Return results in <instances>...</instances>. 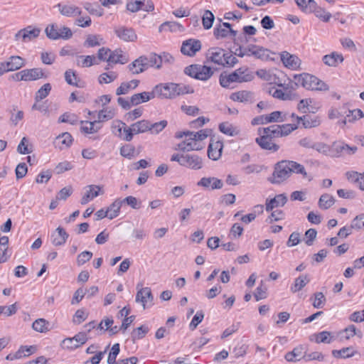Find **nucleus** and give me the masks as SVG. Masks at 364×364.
<instances>
[{
    "label": "nucleus",
    "instance_id": "28",
    "mask_svg": "<svg viewBox=\"0 0 364 364\" xmlns=\"http://www.w3.org/2000/svg\"><path fill=\"white\" fill-rule=\"evenodd\" d=\"M287 202V197L285 194H279L275 196L274 198L267 200L266 201V210L271 211L274 208L282 207Z\"/></svg>",
    "mask_w": 364,
    "mask_h": 364
},
{
    "label": "nucleus",
    "instance_id": "10",
    "mask_svg": "<svg viewBox=\"0 0 364 364\" xmlns=\"http://www.w3.org/2000/svg\"><path fill=\"white\" fill-rule=\"evenodd\" d=\"M201 46L200 41L190 38L183 42L181 51L183 55L192 57L201 49Z\"/></svg>",
    "mask_w": 364,
    "mask_h": 364
},
{
    "label": "nucleus",
    "instance_id": "7",
    "mask_svg": "<svg viewBox=\"0 0 364 364\" xmlns=\"http://www.w3.org/2000/svg\"><path fill=\"white\" fill-rule=\"evenodd\" d=\"M175 83H160L154 87L156 97L161 99L176 98Z\"/></svg>",
    "mask_w": 364,
    "mask_h": 364
},
{
    "label": "nucleus",
    "instance_id": "20",
    "mask_svg": "<svg viewBox=\"0 0 364 364\" xmlns=\"http://www.w3.org/2000/svg\"><path fill=\"white\" fill-rule=\"evenodd\" d=\"M306 350V347L304 345H299L291 351L287 353L284 355V358L288 362H296L301 360H304Z\"/></svg>",
    "mask_w": 364,
    "mask_h": 364
},
{
    "label": "nucleus",
    "instance_id": "31",
    "mask_svg": "<svg viewBox=\"0 0 364 364\" xmlns=\"http://www.w3.org/2000/svg\"><path fill=\"white\" fill-rule=\"evenodd\" d=\"M344 58L342 54L336 52H332L331 54L325 55L323 58V63L331 67H336L338 63H343Z\"/></svg>",
    "mask_w": 364,
    "mask_h": 364
},
{
    "label": "nucleus",
    "instance_id": "44",
    "mask_svg": "<svg viewBox=\"0 0 364 364\" xmlns=\"http://www.w3.org/2000/svg\"><path fill=\"white\" fill-rule=\"evenodd\" d=\"M145 58H146L147 69L150 67L159 69L161 67V58L159 55L151 53L149 55H145Z\"/></svg>",
    "mask_w": 364,
    "mask_h": 364
},
{
    "label": "nucleus",
    "instance_id": "57",
    "mask_svg": "<svg viewBox=\"0 0 364 364\" xmlns=\"http://www.w3.org/2000/svg\"><path fill=\"white\" fill-rule=\"evenodd\" d=\"M288 164H289V166L291 168V173H300L304 177H306L307 173H306L305 168L303 165H301L296 161H289V160Z\"/></svg>",
    "mask_w": 364,
    "mask_h": 364
},
{
    "label": "nucleus",
    "instance_id": "56",
    "mask_svg": "<svg viewBox=\"0 0 364 364\" xmlns=\"http://www.w3.org/2000/svg\"><path fill=\"white\" fill-rule=\"evenodd\" d=\"M149 329L146 326H141L132 332V338L133 341L143 338L149 332Z\"/></svg>",
    "mask_w": 364,
    "mask_h": 364
},
{
    "label": "nucleus",
    "instance_id": "2",
    "mask_svg": "<svg viewBox=\"0 0 364 364\" xmlns=\"http://www.w3.org/2000/svg\"><path fill=\"white\" fill-rule=\"evenodd\" d=\"M294 82L290 81L285 87L282 84L278 85L279 87H283L284 90L291 89L295 90L299 86H301L306 90H314L315 85L316 76L309 73H301L299 75H294Z\"/></svg>",
    "mask_w": 364,
    "mask_h": 364
},
{
    "label": "nucleus",
    "instance_id": "26",
    "mask_svg": "<svg viewBox=\"0 0 364 364\" xmlns=\"http://www.w3.org/2000/svg\"><path fill=\"white\" fill-rule=\"evenodd\" d=\"M145 55H141L128 65L129 70L134 75L139 74L147 70Z\"/></svg>",
    "mask_w": 364,
    "mask_h": 364
},
{
    "label": "nucleus",
    "instance_id": "29",
    "mask_svg": "<svg viewBox=\"0 0 364 364\" xmlns=\"http://www.w3.org/2000/svg\"><path fill=\"white\" fill-rule=\"evenodd\" d=\"M156 97L154 89L151 92H143L134 94L131 97V104L136 106L141 103L146 102L151 99Z\"/></svg>",
    "mask_w": 364,
    "mask_h": 364
},
{
    "label": "nucleus",
    "instance_id": "32",
    "mask_svg": "<svg viewBox=\"0 0 364 364\" xmlns=\"http://www.w3.org/2000/svg\"><path fill=\"white\" fill-rule=\"evenodd\" d=\"M87 190L86 193L82 197L80 203L82 205L87 204L90 200L99 196V191L100 190V187L95 185H90L86 186Z\"/></svg>",
    "mask_w": 364,
    "mask_h": 364
},
{
    "label": "nucleus",
    "instance_id": "43",
    "mask_svg": "<svg viewBox=\"0 0 364 364\" xmlns=\"http://www.w3.org/2000/svg\"><path fill=\"white\" fill-rule=\"evenodd\" d=\"M81 124H89V126L82 125L80 127L81 132L85 134H93L96 133L100 128V126H97V124H100L98 120H95L94 122H88V121H81Z\"/></svg>",
    "mask_w": 364,
    "mask_h": 364
},
{
    "label": "nucleus",
    "instance_id": "45",
    "mask_svg": "<svg viewBox=\"0 0 364 364\" xmlns=\"http://www.w3.org/2000/svg\"><path fill=\"white\" fill-rule=\"evenodd\" d=\"M34 331L39 333H46L50 330L49 322L44 318H38L32 324Z\"/></svg>",
    "mask_w": 364,
    "mask_h": 364
},
{
    "label": "nucleus",
    "instance_id": "36",
    "mask_svg": "<svg viewBox=\"0 0 364 364\" xmlns=\"http://www.w3.org/2000/svg\"><path fill=\"white\" fill-rule=\"evenodd\" d=\"M6 64L9 71H14L23 68L26 64V60L21 56L13 55L9 58Z\"/></svg>",
    "mask_w": 364,
    "mask_h": 364
},
{
    "label": "nucleus",
    "instance_id": "46",
    "mask_svg": "<svg viewBox=\"0 0 364 364\" xmlns=\"http://www.w3.org/2000/svg\"><path fill=\"white\" fill-rule=\"evenodd\" d=\"M213 34L215 38L220 39L226 38L228 36V35H230L232 37H235L237 35V31L235 30H228L221 26H216L214 28Z\"/></svg>",
    "mask_w": 364,
    "mask_h": 364
},
{
    "label": "nucleus",
    "instance_id": "35",
    "mask_svg": "<svg viewBox=\"0 0 364 364\" xmlns=\"http://www.w3.org/2000/svg\"><path fill=\"white\" fill-rule=\"evenodd\" d=\"M332 355L336 358H349L358 353L352 346L343 348L341 350H333Z\"/></svg>",
    "mask_w": 364,
    "mask_h": 364
},
{
    "label": "nucleus",
    "instance_id": "21",
    "mask_svg": "<svg viewBox=\"0 0 364 364\" xmlns=\"http://www.w3.org/2000/svg\"><path fill=\"white\" fill-rule=\"evenodd\" d=\"M225 50L220 48H210L208 50L207 58L211 62L223 65L224 63V57Z\"/></svg>",
    "mask_w": 364,
    "mask_h": 364
},
{
    "label": "nucleus",
    "instance_id": "34",
    "mask_svg": "<svg viewBox=\"0 0 364 364\" xmlns=\"http://www.w3.org/2000/svg\"><path fill=\"white\" fill-rule=\"evenodd\" d=\"M235 71L238 75L239 83L252 81L255 77L253 72L247 66L241 67Z\"/></svg>",
    "mask_w": 364,
    "mask_h": 364
},
{
    "label": "nucleus",
    "instance_id": "30",
    "mask_svg": "<svg viewBox=\"0 0 364 364\" xmlns=\"http://www.w3.org/2000/svg\"><path fill=\"white\" fill-rule=\"evenodd\" d=\"M128 62V58L123 54L120 49H116L114 51L111 50L110 54L108 55L107 63L108 65L112 64H125Z\"/></svg>",
    "mask_w": 364,
    "mask_h": 364
},
{
    "label": "nucleus",
    "instance_id": "22",
    "mask_svg": "<svg viewBox=\"0 0 364 364\" xmlns=\"http://www.w3.org/2000/svg\"><path fill=\"white\" fill-rule=\"evenodd\" d=\"M210 130L208 129H201L197 132H190V131L178 132L176 133L175 137L176 139H181L183 136L187 137L188 135H191V136H193V139H195V141H196L198 142V141H203L205 139H206L208 136V135L210 134Z\"/></svg>",
    "mask_w": 364,
    "mask_h": 364
},
{
    "label": "nucleus",
    "instance_id": "37",
    "mask_svg": "<svg viewBox=\"0 0 364 364\" xmlns=\"http://www.w3.org/2000/svg\"><path fill=\"white\" fill-rule=\"evenodd\" d=\"M139 84V80H132L130 82L121 83L120 86L116 90L117 95L127 94L131 90L135 89Z\"/></svg>",
    "mask_w": 364,
    "mask_h": 364
},
{
    "label": "nucleus",
    "instance_id": "4",
    "mask_svg": "<svg viewBox=\"0 0 364 364\" xmlns=\"http://www.w3.org/2000/svg\"><path fill=\"white\" fill-rule=\"evenodd\" d=\"M184 73L194 79L207 81L213 75L214 70L209 66L192 64L184 68Z\"/></svg>",
    "mask_w": 364,
    "mask_h": 364
},
{
    "label": "nucleus",
    "instance_id": "62",
    "mask_svg": "<svg viewBox=\"0 0 364 364\" xmlns=\"http://www.w3.org/2000/svg\"><path fill=\"white\" fill-rule=\"evenodd\" d=\"M92 252L90 251H84L79 254L77 257V264L78 266H82L87 262L90 261L92 257Z\"/></svg>",
    "mask_w": 364,
    "mask_h": 364
},
{
    "label": "nucleus",
    "instance_id": "58",
    "mask_svg": "<svg viewBox=\"0 0 364 364\" xmlns=\"http://www.w3.org/2000/svg\"><path fill=\"white\" fill-rule=\"evenodd\" d=\"M314 300L313 306L316 309H322L326 303V299L322 292H316L314 294Z\"/></svg>",
    "mask_w": 364,
    "mask_h": 364
},
{
    "label": "nucleus",
    "instance_id": "39",
    "mask_svg": "<svg viewBox=\"0 0 364 364\" xmlns=\"http://www.w3.org/2000/svg\"><path fill=\"white\" fill-rule=\"evenodd\" d=\"M310 279L307 274L300 275L295 279L294 284L291 286L290 289L292 293H296L301 290L309 282Z\"/></svg>",
    "mask_w": 364,
    "mask_h": 364
},
{
    "label": "nucleus",
    "instance_id": "61",
    "mask_svg": "<svg viewBox=\"0 0 364 364\" xmlns=\"http://www.w3.org/2000/svg\"><path fill=\"white\" fill-rule=\"evenodd\" d=\"M117 77V74L115 72L104 73L99 77V82L109 83L113 82Z\"/></svg>",
    "mask_w": 364,
    "mask_h": 364
},
{
    "label": "nucleus",
    "instance_id": "15",
    "mask_svg": "<svg viewBox=\"0 0 364 364\" xmlns=\"http://www.w3.org/2000/svg\"><path fill=\"white\" fill-rule=\"evenodd\" d=\"M181 166L193 170H199L203 166V159L196 154H187L184 155V161Z\"/></svg>",
    "mask_w": 364,
    "mask_h": 364
},
{
    "label": "nucleus",
    "instance_id": "16",
    "mask_svg": "<svg viewBox=\"0 0 364 364\" xmlns=\"http://www.w3.org/2000/svg\"><path fill=\"white\" fill-rule=\"evenodd\" d=\"M48 75L43 72L41 68H34L31 69L23 70V81H34L42 78H47Z\"/></svg>",
    "mask_w": 364,
    "mask_h": 364
},
{
    "label": "nucleus",
    "instance_id": "19",
    "mask_svg": "<svg viewBox=\"0 0 364 364\" xmlns=\"http://www.w3.org/2000/svg\"><path fill=\"white\" fill-rule=\"evenodd\" d=\"M198 186L203 187L207 189H220L223 186L222 180L215 177H203L197 183Z\"/></svg>",
    "mask_w": 364,
    "mask_h": 364
},
{
    "label": "nucleus",
    "instance_id": "1",
    "mask_svg": "<svg viewBox=\"0 0 364 364\" xmlns=\"http://www.w3.org/2000/svg\"><path fill=\"white\" fill-rule=\"evenodd\" d=\"M258 132L260 134H262V135L256 138L255 141L262 149L272 152H276L279 150V146L273 141L274 139L282 137L279 124H273L268 127H260Z\"/></svg>",
    "mask_w": 364,
    "mask_h": 364
},
{
    "label": "nucleus",
    "instance_id": "38",
    "mask_svg": "<svg viewBox=\"0 0 364 364\" xmlns=\"http://www.w3.org/2000/svg\"><path fill=\"white\" fill-rule=\"evenodd\" d=\"M299 9L306 13L316 11L317 4L314 0H294Z\"/></svg>",
    "mask_w": 364,
    "mask_h": 364
},
{
    "label": "nucleus",
    "instance_id": "63",
    "mask_svg": "<svg viewBox=\"0 0 364 364\" xmlns=\"http://www.w3.org/2000/svg\"><path fill=\"white\" fill-rule=\"evenodd\" d=\"M58 122L75 124L77 122V117L74 114L64 113L59 117Z\"/></svg>",
    "mask_w": 364,
    "mask_h": 364
},
{
    "label": "nucleus",
    "instance_id": "55",
    "mask_svg": "<svg viewBox=\"0 0 364 364\" xmlns=\"http://www.w3.org/2000/svg\"><path fill=\"white\" fill-rule=\"evenodd\" d=\"M270 53H272L269 50L257 46L255 52H253V56L262 60H267L272 59L269 56Z\"/></svg>",
    "mask_w": 364,
    "mask_h": 364
},
{
    "label": "nucleus",
    "instance_id": "25",
    "mask_svg": "<svg viewBox=\"0 0 364 364\" xmlns=\"http://www.w3.org/2000/svg\"><path fill=\"white\" fill-rule=\"evenodd\" d=\"M281 60L285 67L296 70L300 65V60L294 55H291L287 51H284L280 54Z\"/></svg>",
    "mask_w": 364,
    "mask_h": 364
},
{
    "label": "nucleus",
    "instance_id": "52",
    "mask_svg": "<svg viewBox=\"0 0 364 364\" xmlns=\"http://www.w3.org/2000/svg\"><path fill=\"white\" fill-rule=\"evenodd\" d=\"M214 19H215V16L210 11H209V10L205 11V12L203 15V17H202V23H203V28L205 29H210L213 26Z\"/></svg>",
    "mask_w": 364,
    "mask_h": 364
},
{
    "label": "nucleus",
    "instance_id": "24",
    "mask_svg": "<svg viewBox=\"0 0 364 364\" xmlns=\"http://www.w3.org/2000/svg\"><path fill=\"white\" fill-rule=\"evenodd\" d=\"M297 122H302L303 127L310 129L316 127L321 124V119L318 116L305 114L301 117H296Z\"/></svg>",
    "mask_w": 364,
    "mask_h": 364
},
{
    "label": "nucleus",
    "instance_id": "11",
    "mask_svg": "<svg viewBox=\"0 0 364 364\" xmlns=\"http://www.w3.org/2000/svg\"><path fill=\"white\" fill-rule=\"evenodd\" d=\"M41 29L38 28H32L31 26H27L21 29L15 34V40L21 38L23 42H28L39 36Z\"/></svg>",
    "mask_w": 364,
    "mask_h": 364
},
{
    "label": "nucleus",
    "instance_id": "14",
    "mask_svg": "<svg viewBox=\"0 0 364 364\" xmlns=\"http://www.w3.org/2000/svg\"><path fill=\"white\" fill-rule=\"evenodd\" d=\"M114 33L119 38L126 42H134L137 39V35L132 28L119 26L114 28Z\"/></svg>",
    "mask_w": 364,
    "mask_h": 364
},
{
    "label": "nucleus",
    "instance_id": "47",
    "mask_svg": "<svg viewBox=\"0 0 364 364\" xmlns=\"http://www.w3.org/2000/svg\"><path fill=\"white\" fill-rule=\"evenodd\" d=\"M65 80L68 85L77 87H83V85L79 84L76 73L73 70H68L65 73Z\"/></svg>",
    "mask_w": 364,
    "mask_h": 364
},
{
    "label": "nucleus",
    "instance_id": "33",
    "mask_svg": "<svg viewBox=\"0 0 364 364\" xmlns=\"http://www.w3.org/2000/svg\"><path fill=\"white\" fill-rule=\"evenodd\" d=\"M104 38L100 35L89 34L83 43L85 48H93L105 44Z\"/></svg>",
    "mask_w": 364,
    "mask_h": 364
},
{
    "label": "nucleus",
    "instance_id": "13",
    "mask_svg": "<svg viewBox=\"0 0 364 364\" xmlns=\"http://www.w3.org/2000/svg\"><path fill=\"white\" fill-rule=\"evenodd\" d=\"M55 7L60 14L66 17H77L82 14V9L72 4H58Z\"/></svg>",
    "mask_w": 364,
    "mask_h": 364
},
{
    "label": "nucleus",
    "instance_id": "5",
    "mask_svg": "<svg viewBox=\"0 0 364 364\" xmlns=\"http://www.w3.org/2000/svg\"><path fill=\"white\" fill-rule=\"evenodd\" d=\"M45 33L46 36L51 40H68L71 38L73 35L70 28L65 26L59 28L56 23L48 25L45 29Z\"/></svg>",
    "mask_w": 364,
    "mask_h": 364
},
{
    "label": "nucleus",
    "instance_id": "23",
    "mask_svg": "<svg viewBox=\"0 0 364 364\" xmlns=\"http://www.w3.org/2000/svg\"><path fill=\"white\" fill-rule=\"evenodd\" d=\"M69 235L61 227L56 228L55 231L51 234V242L55 246H63L66 242Z\"/></svg>",
    "mask_w": 364,
    "mask_h": 364
},
{
    "label": "nucleus",
    "instance_id": "27",
    "mask_svg": "<svg viewBox=\"0 0 364 364\" xmlns=\"http://www.w3.org/2000/svg\"><path fill=\"white\" fill-rule=\"evenodd\" d=\"M73 141V139L72 135L68 132H64L55 138L54 141V146L62 150L70 147Z\"/></svg>",
    "mask_w": 364,
    "mask_h": 364
},
{
    "label": "nucleus",
    "instance_id": "42",
    "mask_svg": "<svg viewBox=\"0 0 364 364\" xmlns=\"http://www.w3.org/2000/svg\"><path fill=\"white\" fill-rule=\"evenodd\" d=\"M335 198L331 195L324 193L318 200V207L322 210H327L335 203Z\"/></svg>",
    "mask_w": 364,
    "mask_h": 364
},
{
    "label": "nucleus",
    "instance_id": "48",
    "mask_svg": "<svg viewBox=\"0 0 364 364\" xmlns=\"http://www.w3.org/2000/svg\"><path fill=\"white\" fill-rule=\"evenodd\" d=\"M252 92L242 90L237 92H234L230 95V99L233 101H238L241 102H247L252 97Z\"/></svg>",
    "mask_w": 364,
    "mask_h": 364
},
{
    "label": "nucleus",
    "instance_id": "49",
    "mask_svg": "<svg viewBox=\"0 0 364 364\" xmlns=\"http://www.w3.org/2000/svg\"><path fill=\"white\" fill-rule=\"evenodd\" d=\"M122 204V201L116 200L107 208V211L109 213V219H113L118 216Z\"/></svg>",
    "mask_w": 364,
    "mask_h": 364
},
{
    "label": "nucleus",
    "instance_id": "41",
    "mask_svg": "<svg viewBox=\"0 0 364 364\" xmlns=\"http://www.w3.org/2000/svg\"><path fill=\"white\" fill-rule=\"evenodd\" d=\"M183 26L176 21H166L159 28V32L169 31L171 32L183 31Z\"/></svg>",
    "mask_w": 364,
    "mask_h": 364
},
{
    "label": "nucleus",
    "instance_id": "3",
    "mask_svg": "<svg viewBox=\"0 0 364 364\" xmlns=\"http://www.w3.org/2000/svg\"><path fill=\"white\" fill-rule=\"evenodd\" d=\"M288 162L289 160H282L274 165L272 175L268 178L271 183L279 184L290 177L291 172Z\"/></svg>",
    "mask_w": 364,
    "mask_h": 364
},
{
    "label": "nucleus",
    "instance_id": "59",
    "mask_svg": "<svg viewBox=\"0 0 364 364\" xmlns=\"http://www.w3.org/2000/svg\"><path fill=\"white\" fill-rule=\"evenodd\" d=\"M298 126L296 124H284L282 125H279L280 135L282 137L289 135L293 131L296 130Z\"/></svg>",
    "mask_w": 364,
    "mask_h": 364
},
{
    "label": "nucleus",
    "instance_id": "53",
    "mask_svg": "<svg viewBox=\"0 0 364 364\" xmlns=\"http://www.w3.org/2000/svg\"><path fill=\"white\" fill-rule=\"evenodd\" d=\"M83 7L90 14L101 16L103 14V11L99 5L93 4L90 2L83 3Z\"/></svg>",
    "mask_w": 364,
    "mask_h": 364
},
{
    "label": "nucleus",
    "instance_id": "50",
    "mask_svg": "<svg viewBox=\"0 0 364 364\" xmlns=\"http://www.w3.org/2000/svg\"><path fill=\"white\" fill-rule=\"evenodd\" d=\"M176 97L179 95L194 93V89L189 85L183 83H175Z\"/></svg>",
    "mask_w": 364,
    "mask_h": 364
},
{
    "label": "nucleus",
    "instance_id": "6",
    "mask_svg": "<svg viewBox=\"0 0 364 364\" xmlns=\"http://www.w3.org/2000/svg\"><path fill=\"white\" fill-rule=\"evenodd\" d=\"M285 120V114H283L280 111H274L269 114H262L253 118L251 121V124L256 126L273 122H283Z\"/></svg>",
    "mask_w": 364,
    "mask_h": 364
},
{
    "label": "nucleus",
    "instance_id": "9",
    "mask_svg": "<svg viewBox=\"0 0 364 364\" xmlns=\"http://www.w3.org/2000/svg\"><path fill=\"white\" fill-rule=\"evenodd\" d=\"M87 341L86 333L80 332L76 334L73 338H65L61 343L63 348L73 350L77 348L81 345L85 343Z\"/></svg>",
    "mask_w": 364,
    "mask_h": 364
},
{
    "label": "nucleus",
    "instance_id": "18",
    "mask_svg": "<svg viewBox=\"0 0 364 364\" xmlns=\"http://www.w3.org/2000/svg\"><path fill=\"white\" fill-rule=\"evenodd\" d=\"M220 85L225 88H234L233 83H239L238 75L235 70L231 73L223 72L219 77Z\"/></svg>",
    "mask_w": 364,
    "mask_h": 364
},
{
    "label": "nucleus",
    "instance_id": "54",
    "mask_svg": "<svg viewBox=\"0 0 364 364\" xmlns=\"http://www.w3.org/2000/svg\"><path fill=\"white\" fill-rule=\"evenodd\" d=\"M51 90L50 83L44 84L36 93L35 100L36 102L46 98Z\"/></svg>",
    "mask_w": 364,
    "mask_h": 364
},
{
    "label": "nucleus",
    "instance_id": "51",
    "mask_svg": "<svg viewBox=\"0 0 364 364\" xmlns=\"http://www.w3.org/2000/svg\"><path fill=\"white\" fill-rule=\"evenodd\" d=\"M120 154L127 159L134 158L137 154H136L135 147L132 144H126L121 147Z\"/></svg>",
    "mask_w": 364,
    "mask_h": 364
},
{
    "label": "nucleus",
    "instance_id": "40",
    "mask_svg": "<svg viewBox=\"0 0 364 364\" xmlns=\"http://www.w3.org/2000/svg\"><path fill=\"white\" fill-rule=\"evenodd\" d=\"M218 129L223 134L230 136H237L240 134V130L228 122L220 123Z\"/></svg>",
    "mask_w": 364,
    "mask_h": 364
},
{
    "label": "nucleus",
    "instance_id": "12",
    "mask_svg": "<svg viewBox=\"0 0 364 364\" xmlns=\"http://www.w3.org/2000/svg\"><path fill=\"white\" fill-rule=\"evenodd\" d=\"M223 143L221 141L215 140V137H211L208 147V156L209 159L216 161L222 155Z\"/></svg>",
    "mask_w": 364,
    "mask_h": 364
},
{
    "label": "nucleus",
    "instance_id": "8",
    "mask_svg": "<svg viewBox=\"0 0 364 364\" xmlns=\"http://www.w3.org/2000/svg\"><path fill=\"white\" fill-rule=\"evenodd\" d=\"M358 150L355 146H350L343 141H334L331 146V152L334 156H340L341 155H353Z\"/></svg>",
    "mask_w": 364,
    "mask_h": 364
},
{
    "label": "nucleus",
    "instance_id": "60",
    "mask_svg": "<svg viewBox=\"0 0 364 364\" xmlns=\"http://www.w3.org/2000/svg\"><path fill=\"white\" fill-rule=\"evenodd\" d=\"M168 124L166 120H161L158 122L151 123L150 122V132L151 134H157L161 132Z\"/></svg>",
    "mask_w": 364,
    "mask_h": 364
},
{
    "label": "nucleus",
    "instance_id": "17",
    "mask_svg": "<svg viewBox=\"0 0 364 364\" xmlns=\"http://www.w3.org/2000/svg\"><path fill=\"white\" fill-rule=\"evenodd\" d=\"M203 148L202 145L198 144L195 139H193V136L188 135L186 139L178 144V149L185 151H199Z\"/></svg>",
    "mask_w": 364,
    "mask_h": 364
},
{
    "label": "nucleus",
    "instance_id": "64",
    "mask_svg": "<svg viewBox=\"0 0 364 364\" xmlns=\"http://www.w3.org/2000/svg\"><path fill=\"white\" fill-rule=\"evenodd\" d=\"M316 336V342L317 343H330L332 341L331 337V333L329 331H321Z\"/></svg>",
    "mask_w": 364,
    "mask_h": 364
}]
</instances>
